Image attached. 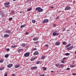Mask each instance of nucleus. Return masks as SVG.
Here are the masks:
<instances>
[{
  "label": "nucleus",
  "instance_id": "obj_1",
  "mask_svg": "<svg viewBox=\"0 0 76 76\" xmlns=\"http://www.w3.org/2000/svg\"><path fill=\"white\" fill-rule=\"evenodd\" d=\"M35 10L36 11H37L38 10V11L39 12H41L43 11V9H42L41 7H38Z\"/></svg>",
  "mask_w": 76,
  "mask_h": 76
},
{
  "label": "nucleus",
  "instance_id": "obj_2",
  "mask_svg": "<svg viewBox=\"0 0 76 76\" xmlns=\"http://www.w3.org/2000/svg\"><path fill=\"white\" fill-rule=\"evenodd\" d=\"M30 55V52H27L26 53L24 54V56L25 57H29V56Z\"/></svg>",
  "mask_w": 76,
  "mask_h": 76
},
{
  "label": "nucleus",
  "instance_id": "obj_3",
  "mask_svg": "<svg viewBox=\"0 0 76 76\" xmlns=\"http://www.w3.org/2000/svg\"><path fill=\"white\" fill-rule=\"evenodd\" d=\"M48 22V20L45 19L43 20V23L44 24L45 23H47Z\"/></svg>",
  "mask_w": 76,
  "mask_h": 76
},
{
  "label": "nucleus",
  "instance_id": "obj_4",
  "mask_svg": "<svg viewBox=\"0 0 76 76\" xmlns=\"http://www.w3.org/2000/svg\"><path fill=\"white\" fill-rule=\"evenodd\" d=\"M23 50H24L23 49H19L17 50V51L18 53H20L21 51H23Z\"/></svg>",
  "mask_w": 76,
  "mask_h": 76
},
{
  "label": "nucleus",
  "instance_id": "obj_5",
  "mask_svg": "<svg viewBox=\"0 0 76 76\" xmlns=\"http://www.w3.org/2000/svg\"><path fill=\"white\" fill-rule=\"evenodd\" d=\"M12 66H13V64H8L7 65V67H8V68H10V67H12Z\"/></svg>",
  "mask_w": 76,
  "mask_h": 76
},
{
  "label": "nucleus",
  "instance_id": "obj_6",
  "mask_svg": "<svg viewBox=\"0 0 76 76\" xmlns=\"http://www.w3.org/2000/svg\"><path fill=\"white\" fill-rule=\"evenodd\" d=\"M5 32L7 33V34H11V31L10 30H6L5 31Z\"/></svg>",
  "mask_w": 76,
  "mask_h": 76
},
{
  "label": "nucleus",
  "instance_id": "obj_7",
  "mask_svg": "<svg viewBox=\"0 0 76 76\" xmlns=\"http://www.w3.org/2000/svg\"><path fill=\"white\" fill-rule=\"evenodd\" d=\"M38 37H35L33 38V40L34 41H37V40H38Z\"/></svg>",
  "mask_w": 76,
  "mask_h": 76
},
{
  "label": "nucleus",
  "instance_id": "obj_8",
  "mask_svg": "<svg viewBox=\"0 0 76 76\" xmlns=\"http://www.w3.org/2000/svg\"><path fill=\"white\" fill-rule=\"evenodd\" d=\"M71 7H66L65 8V10H70Z\"/></svg>",
  "mask_w": 76,
  "mask_h": 76
},
{
  "label": "nucleus",
  "instance_id": "obj_9",
  "mask_svg": "<svg viewBox=\"0 0 76 76\" xmlns=\"http://www.w3.org/2000/svg\"><path fill=\"white\" fill-rule=\"evenodd\" d=\"M37 68V66H34L31 68V70H35V69H36Z\"/></svg>",
  "mask_w": 76,
  "mask_h": 76
},
{
  "label": "nucleus",
  "instance_id": "obj_10",
  "mask_svg": "<svg viewBox=\"0 0 76 76\" xmlns=\"http://www.w3.org/2000/svg\"><path fill=\"white\" fill-rule=\"evenodd\" d=\"M53 36H56V35H59V34L54 32L53 33Z\"/></svg>",
  "mask_w": 76,
  "mask_h": 76
},
{
  "label": "nucleus",
  "instance_id": "obj_11",
  "mask_svg": "<svg viewBox=\"0 0 76 76\" xmlns=\"http://www.w3.org/2000/svg\"><path fill=\"white\" fill-rule=\"evenodd\" d=\"M73 47V46H71L68 48H67V50H71Z\"/></svg>",
  "mask_w": 76,
  "mask_h": 76
},
{
  "label": "nucleus",
  "instance_id": "obj_12",
  "mask_svg": "<svg viewBox=\"0 0 76 76\" xmlns=\"http://www.w3.org/2000/svg\"><path fill=\"white\" fill-rule=\"evenodd\" d=\"M20 67V65L18 64V65H16L15 67V68H18V67Z\"/></svg>",
  "mask_w": 76,
  "mask_h": 76
},
{
  "label": "nucleus",
  "instance_id": "obj_13",
  "mask_svg": "<svg viewBox=\"0 0 76 76\" xmlns=\"http://www.w3.org/2000/svg\"><path fill=\"white\" fill-rule=\"evenodd\" d=\"M4 37H5L6 38H7L8 37H9V35L7 34H4Z\"/></svg>",
  "mask_w": 76,
  "mask_h": 76
},
{
  "label": "nucleus",
  "instance_id": "obj_14",
  "mask_svg": "<svg viewBox=\"0 0 76 76\" xmlns=\"http://www.w3.org/2000/svg\"><path fill=\"white\" fill-rule=\"evenodd\" d=\"M39 53L38 52H35L34 53L33 55H38Z\"/></svg>",
  "mask_w": 76,
  "mask_h": 76
},
{
  "label": "nucleus",
  "instance_id": "obj_15",
  "mask_svg": "<svg viewBox=\"0 0 76 76\" xmlns=\"http://www.w3.org/2000/svg\"><path fill=\"white\" fill-rule=\"evenodd\" d=\"M26 46V44L25 43H22L21 44V46L23 47H25Z\"/></svg>",
  "mask_w": 76,
  "mask_h": 76
},
{
  "label": "nucleus",
  "instance_id": "obj_16",
  "mask_svg": "<svg viewBox=\"0 0 76 76\" xmlns=\"http://www.w3.org/2000/svg\"><path fill=\"white\" fill-rule=\"evenodd\" d=\"M5 5H9V4H10V2H7L5 3H4Z\"/></svg>",
  "mask_w": 76,
  "mask_h": 76
},
{
  "label": "nucleus",
  "instance_id": "obj_17",
  "mask_svg": "<svg viewBox=\"0 0 76 76\" xmlns=\"http://www.w3.org/2000/svg\"><path fill=\"white\" fill-rule=\"evenodd\" d=\"M59 67H61V68H63V67H64V65L63 64H61L59 65Z\"/></svg>",
  "mask_w": 76,
  "mask_h": 76
},
{
  "label": "nucleus",
  "instance_id": "obj_18",
  "mask_svg": "<svg viewBox=\"0 0 76 76\" xmlns=\"http://www.w3.org/2000/svg\"><path fill=\"white\" fill-rule=\"evenodd\" d=\"M60 44V43L59 42H56L55 44L56 45H59Z\"/></svg>",
  "mask_w": 76,
  "mask_h": 76
},
{
  "label": "nucleus",
  "instance_id": "obj_19",
  "mask_svg": "<svg viewBox=\"0 0 76 76\" xmlns=\"http://www.w3.org/2000/svg\"><path fill=\"white\" fill-rule=\"evenodd\" d=\"M26 26V24H24L23 25H22L20 26V28H23V27H25Z\"/></svg>",
  "mask_w": 76,
  "mask_h": 76
},
{
  "label": "nucleus",
  "instance_id": "obj_20",
  "mask_svg": "<svg viewBox=\"0 0 76 76\" xmlns=\"http://www.w3.org/2000/svg\"><path fill=\"white\" fill-rule=\"evenodd\" d=\"M9 56V54H7L5 56V57L7 58Z\"/></svg>",
  "mask_w": 76,
  "mask_h": 76
},
{
  "label": "nucleus",
  "instance_id": "obj_21",
  "mask_svg": "<svg viewBox=\"0 0 76 76\" xmlns=\"http://www.w3.org/2000/svg\"><path fill=\"white\" fill-rule=\"evenodd\" d=\"M70 45H71V44H68L66 46V48H68V47H70Z\"/></svg>",
  "mask_w": 76,
  "mask_h": 76
},
{
  "label": "nucleus",
  "instance_id": "obj_22",
  "mask_svg": "<svg viewBox=\"0 0 76 76\" xmlns=\"http://www.w3.org/2000/svg\"><path fill=\"white\" fill-rule=\"evenodd\" d=\"M35 59H36V58H34L31 59V61H34V60H35Z\"/></svg>",
  "mask_w": 76,
  "mask_h": 76
},
{
  "label": "nucleus",
  "instance_id": "obj_23",
  "mask_svg": "<svg viewBox=\"0 0 76 76\" xmlns=\"http://www.w3.org/2000/svg\"><path fill=\"white\" fill-rule=\"evenodd\" d=\"M27 12H29V11H31L32 10V8L28 9H27Z\"/></svg>",
  "mask_w": 76,
  "mask_h": 76
},
{
  "label": "nucleus",
  "instance_id": "obj_24",
  "mask_svg": "<svg viewBox=\"0 0 76 76\" xmlns=\"http://www.w3.org/2000/svg\"><path fill=\"white\" fill-rule=\"evenodd\" d=\"M67 43L66 42H63V45H66V44H67Z\"/></svg>",
  "mask_w": 76,
  "mask_h": 76
},
{
  "label": "nucleus",
  "instance_id": "obj_25",
  "mask_svg": "<svg viewBox=\"0 0 76 76\" xmlns=\"http://www.w3.org/2000/svg\"><path fill=\"white\" fill-rule=\"evenodd\" d=\"M70 67H75V65H70Z\"/></svg>",
  "mask_w": 76,
  "mask_h": 76
},
{
  "label": "nucleus",
  "instance_id": "obj_26",
  "mask_svg": "<svg viewBox=\"0 0 76 76\" xmlns=\"http://www.w3.org/2000/svg\"><path fill=\"white\" fill-rule=\"evenodd\" d=\"M55 66H56V67H60V65H59V64H55Z\"/></svg>",
  "mask_w": 76,
  "mask_h": 76
},
{
  "label": "nucleus",
  "instance_id": "obj_27",
  "mask_svg": "<svg viewBox=\"0 0 76 76\" xmlns=\"http://www.w3.org/2000/svg\"><path fill=\"white\" fill-rule=\"evenodd\" d=\"M69 55H70V53H65V56H69Z\"/></svg>",
  "mask_w": 76,
  "mask_h": 76
},
{
  "label": "nucleus",
  "instance_id": "obj_28",
  "mask_svg": "<svg viewBox=\"0 0 76 76\" xmlns=\"http://www.w3.org/2000/svg\"><path fill=\"white\" fill-rule=\"evenodd\" d=\"M4 61V60H3V59H1L0 60V63H3Z\"/></svg>",
  "mask_w": 76,
  "mask_h": 76
},
{
  "label": "nucleus",
  "instance_id": "obj_29",
  "mask_svg": "<svg viewBox=\"0 0 76 76\" xmlns=\"http://www.w3.org/2000/svg\"><path fill=\"white\" fill-rule=\"evenodd\" d=\"M36 22V21L35 20H32V22L33 23H35Z\"/></svg>",
  "mask_w": 76,
  "mask_h": 76
},
{
  "label": "nucleus",
  "instance_id": "obj_30",
  "mask_svg": "<svg viewBox=\"0 0 76 76\" xmlns=\"http://www.w3.org/2000/svg\"><path fill=\"white\" fill-rule=\"evenodd\" d=\"M56 27V24H54L53 25V28H55Z\"/></svg>",
  "mask_w": 76,
  "mask_h": 76
},
{
  "label": "nucleus",
  "instance_id": "obj_31",
  "mask_svg": "<svg viewBox=\"0 0 76 76\" xmlns=\"http://www.w3.org/2000/svg\"><path fill=\"white\" fill-rule=\"evenodd\" d=\"M4 69V67H3L0 68V70H3Z\"/></svg>",
  "mask_w": 76,
  "mask_h": 76
},
{
  "label": "nucleus",
  "instance_id": "obj_32",
  "mask_svg": "<svg viewBox=\"0 0 76 76\" xmlns=\"http://www.w3.org/2000/svg\"><path fill=\"white\" fill-rule=\"evenodd\" d=\"M66 31V28H63L62 29V31Z\"/></svg>",
  "mask_w": 76,
  "mask_h": 76
},
{
  "label": "nucleus",
  "instance_id": "obj_33",
  "mask_svg": "<svg viewBox=\"0 0 76 76\" xmlns=\"http://www.w3.org/2000/svg\"><path fill=\"white\" fill-rule=\"evenodd\" d=\"M43 70H45L47 69V68L45 67H44L43 68Z\"/></svg>",
  "mask_w": 76,
  "mask_h": 76
},
{
  "label": "nucleus",
  "instance_id": "obj_34",
  "mask_svg": "<svg viewBox=\"0 0 76 76\" xmlns=\"http://www.w3.org/2000/svg\"><path fill=\"white\" fill-rule=\"evenodd\" d=\"M38 43H39V41L34 42V44H38Z\"/></svg>",
  "mask_w": 76,
  "mask_h": 76
},
{
  "label": "nucleus",
  "instance_id": "obj_35",
  "mask_svg": "<svg viewBox=\"0 0 76 76\" xmlns=\"http://www.w3.org/2000/svg\"><path fill=\"white\" fill-rule=\"evenodd\" d=\"M11 14H13V15H14V14H15V12H14V11H12L11 12Z\"/></svg>",
  "mask_w": 76,
  "mask_h": 76
},
{
  "label": "nucleus",
  "instance_id": "obj_36",
  "mask_svg": "<svg viewBox=\"0 0 76 76\" xmlns=\"http://www.w3.org/2000/svg\"><path fill=\"white\" fill-rule=\"evenodd\" d=\"M45 56H42V59H45Z\"/></svg>",
  "mask_w": 76,
  "mask_h": 76
},
{
  "label": "nucleus",
  "instance_id": "obj_37",
  "mask_svg": "<svg viewBox=\"0 0 76 76\" xmlns=\"http://www.w3.org/2000/svg\"><path fill=\"white\" fill-rule=\"evenodd\" d=\"M11 47L12 48H15V47H16V46L13 45H12Z\"/></svg>",
  "mask_w": 76,
  "mask_h": 76
},
{
  "label": "nucleus",
  "instance_id": "obj_38",
  "mask_svg": "<svg viewBox=\"0 0 76 76\" xmlns=\"http://www.w3.org/2000/svg\"><path fill=\"white\" fill-rule=\"evenodd\" d=\"M13 19V18H9V20H12Z\"/></svg>",
  "mask_w": 76,
  "mask_h": 76
},
{
  "label": "nucleus",
  "instance_id": "obj_39",
  "mask_svg": "<svg viewBox=\"0 0 76 76\" xmlns=\"http://www.w3.org/2000/svg\"><path fill=\"white\" fill-rule=\"evenodd\" d=\"M39 63H40V61H38L37 62L36 64H39Z\"/></svg>",
  "mask_w": 76,
  "mask_h": 76
},
{
  "label": "nucleus",
  "instance_id": "obj_40",
  "mask_svg": "<svg viewBox=\"0 0 76 76\" xmlns=\"http://www.w3.org/2000/svg\"><path fill=\"white\" fill-rule=\"evenodd\" d=\"M59 19V16H58L56 18V19Z\"/></svg>",
  "mask_w": 76,
  "mask_h": 76
},
{
  "label": "nucleus",
  "instance_id": "obj_41",
  "mask_svg": "<svg viewBox=\"0 0 76 76\" xmlns=\"http://www.w3.org/2000/svg\"><path fill=\"white\" fill-rule=\"evenodd\" d=\"M37 48H34L33 49V51H35V50H37Z\"/></svg>",
  "mask_w": 76,
  "mask_h": 76
},
{
  "label": "nucleus",
  "instance_id": "obj_42",
  "mask_svg": "<svg viewBox=\"0 0 76 76\" xmlns=\"http://www.w3.org/2000/svg\"><path fill=\"white\" fill-rule=\"evenodd\" d=\"M4 76H7V74L6 73H5L4 74Z\"/></svg>",
  "mask_w": 76,
  "mask_h": 76
},
{
  "label": "nucleus",
  "instance_id": "obj_43",
  "mask_svg": "<svg viewBox=\"0 0 76 76\" xmlns=\"http://www.w3.org/2000/svg\"><path fill=\"white\" fill-rule=\"evenodd\" d=\"M72 75H73V76H75V75H76V73H72Z\"/></svg>",
  "mask_w": 76,
  "mask_h": 76
},
{
  "label": "nucleus",
  "instance_id": "obj_44",
  "mask_svg": "<svg viewBox=\"0 0 76 76\" xmlns=\"http://www.w3.org/2000/svg\"><path fill=\"white\" fill-rule=\"evenodd\" d=\"M10 50V49L9 48H7V51H9Z\"/></svg>",
  "mask_w": 76,
  "mask_h": 76
},
{
  "label": "nucleus",
  "instance_id": "obj_45",
  "mask_svg": "<svg viewBox=\"0 0 76 76\" xmlns=\"http://www.w3.org/2000/svg\"><path fill=\"white\" fill-rule=\"evenodd\" d=\"M45 47H48V45H45Z\"/></svg>",
  "mask_w": 76,
  "mask_h": 76
},
{
  "label": "nucleus",
  "instance_id": "obj_46",
  "mask_svg": "<svg viewBox=\"0 0 76 76\" xmlns=\"http://www.w3.org/2000/svg\"><path fill=\"white\" fill-rule=\"evenodd\" d=\"M70 68H67V70H70Z\"/></svg>",
  "mask_w": 76,
  "mask_h": 76
},
{
  "label": "nucleus",
  "instance_id": "obj_47",
  "mask_svg": "<svg viewBox=\"0 0 76 76\" xmlns=\"http://www.w3.org/2000/svg\"><path fill=\"white\" fill-rule=\"evenodd\" d=\"M11 76H16V75H15V74H13Z\"/></svg>",
  "mask_w": 76,
  "mask_h": 76
},
{
  "label": "nucleus",
  "instance_id": "obj_48",
  "mask_svg": "<svg viewBox=\"0 0 76 76\" xmlns=\"http://www.w3.org/2000/svg\"><path fill=\"white\" fill-rule=\"evenodd\" d=\"M61 63H64V61H61Z\"/></svg>",
  "mask_w": 76,
  "mask_h": 76
},
{
  "label": "nucleus",
  "instance_id": "obj_49",
  "mask_svg": "<svg viewBox=\"0 0 76 76\" xmlns=\"http://www.w3.org/2000/svg\"><path fill=\"white\" fill-rule=\"evenodd\" d=\"M26 35H28V34H29V33H28L27 32H26Z\"/></svg>",
  "mask_w": 76,
  "mask_h": 76
},
{
  "label": "nucleus",
  "instance_id": "obj_50",
  "mask_svg": "<svg viewBox=\"0 0 76 76\" xmlns=\"http://www.w3.org/2000/svg\"><path fill=\"white\" fill-rule=\"evenodd\" d=\"M45 76V75L44 74H43L42 75H40V76Z\"/></svg>",
  "mask_w": 76,
  "mask_h": 76
},
{
  "label": "nucleus",
  "instance_id": "obj_51",
  "mask_svg": "<svg viewBox=\"0 0 76 76\" xmlns=\"http://www.w3.org/2000/svg\"><path fill=\"white\" fill-rule=\"evenodd\" d=\"M50 8H51V9H53V8H54V7H50Z\"/></svg>",
  "mask_w": 76,
  "mask_h": 76
},
{
  "label": "nucleus",
  "instance_id": "obj_52",
  "mask_svg": "<svg viewBox=\"0 0 76 76\" xmlns=\"http://www.w3.org/2000/svg\"><path fill=\"white\" fill-rule=\"evenodd\" d=\"M66 58H63V60H65V59H66Z\"/></svg>",
  "mask_w": 76,
  "mask_h": 76
},
{
  "label": "nucleus",
  "instance_id": "obj_53",
  "mask_svg": "<svg viewBox=\"0 0 76 76\" xmlns=\"http://www.w3.org/2000/svg\"><path fill=\"white\" fill-rule=\"evenodd\" d=\"M5 7H9V6L7 5V6H6Z\"/></svg>",
  "mask_w": 76,
  "mask_h": 76
},
{
  "label": "nucleus",
  "instance_id": "obj_54",
  "mask_svg": "<svg viewBox=\"0 0 76 76\" xmlns=\"http://www.w3.org/2000/svg\"><path fill=\"white\" fill-rule=\"evenodd\" d=\"M75 61H73V62H72L73 64H75Z\"/></svg>",
  "mask_w": 76,
  "mask_h": 76
},
{
  "label": "nucleus",
  "instance_id": "obj_55",
  "mask_svg": "<svg viewBox=\"0 0 76 76\" xmlns=\"http://www.w3.org/2000/svg\"><path fill=\"white\" fill-rule=\"evenodd\" d=\"M51 73H53L54 72V71H51Z\"/></svg>",
  "mask_w": 76,
  "mask_h": 76
},
{
  "label": "nucleus",
  "instance_id": "obj_56",
  "mask_svg": "<svg viewBox=\"0 0 76 76\" xmlns=\"http://www.w3.org/2000/svg\"><path fill=\"white\" fill-rule=\"evenodd\" d=\"M20 13H22V11H20Z\"/></svg>",
  "mask_w": 76,
  "mask_h": 76
},
{
  "label": "nucleus",
  "instance_id": "obj_57",
  "mask_svg": "<svg viewBox=\"0 0 76 76\" xmlns=\"http://www.w3.org/2000/svg\"><path fill=\"white\" fill-rule=\"evenodd\" d=\"M73 3H75V1H73Z\"/></svg>",
  "mask_w": 76,
  "mask_h": 76
},
{
  "label": "nucleus",
  "instance_id": "obj_58",
  "mask_svg": "<svg viewBox=\"0 0 76 76\" xmlns=\"http://www.w3.org/2000/svg\"><path fill=\"white\" fill-rule=\"evenodd\" d=\"M75 54H76V51H75Z\"/></svg>",
  "mask_w": 76,
  "mask_h": 76
},
{
  "label": "nucleus",
  "instance_id": "obj_59",
  "mask_svg": "<svg viewBox=\"0 0 76 76\" xmlns=\"http://www.w3.org/2000/svg\"><path fill=\"white\" fill-rule=\"evenodd\" d=\"M57 32V31H55V33H56V32Z\"/></svg>",
  "mask_w": 76,
  "mask_h": 76
},
{
  "label": "nucleus",
  "instance_id": "obj_60",
  "mask_svg": "<svg viewBox=\"0 0 76 76\" xmlns=\"http://www.w3.org/2000/svg\"><path fill=\"white\" fill-rule=\"evenodd\" d=\"M75 58H76V56H75Z\"/></svg>",
  "mask_w": 76,
  "mask_h": 76
},
{
  "label": "nucleus",
  "instance_id": "obj_61",
  "mask_svg": "<svg viewBox=\"0 0 76 76\" xmlns=\"http://www.w3.org/2000/svg\"><path fill=\"white\" fill-rule=\"evenodd\" d=\"M13 1H16V0H12Z\"/></svg>",
  "mask_w": 76,
  "mask_h": 76
},
{
  "label": "nucleus",
  "instance_id": "obj_62",
  "mask_svg": "<svg viewBox=\"0 0 76 76\" xmlns=\"http://www.w3.org/2000/svg\"><path fill=\"white\" fill-rule=\"evenodd\" d=\"M75 25H76V22L75 23Z\"/></svg>",
  "mask_w": 76,
  "mask_h": 76
},
{
  "label": "nucleus",
  "instance_id": "obj_63",
  "mask_svg": "<svg viewBox=\"0 0 76 76\" xmlns=\"http://www.w3.org/2000/svg\"><path fill=\"white\" fill-rule=\"evenodd\" d=\"M27 48V47H26V48Z\"/></svg>",
  "mask_w": 76,
  "mask_h": 76
},
{
  "label": "nucleus",
  "instance_id": "obj_64",
  "mask_svg": "<svg viewBox=\"0 0 76 76\" xmlns=\"http://www.w3.org/2000/svg\"><path fill=\"white\" fill-rule=\"evenodd\" d=\"M67 31H68V30H67Z\"/></svg>",
  "mask_w": 76,
  "mask_h": 76
}]
</instances>
